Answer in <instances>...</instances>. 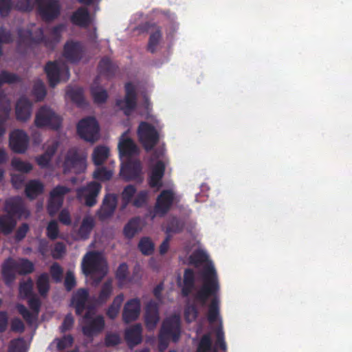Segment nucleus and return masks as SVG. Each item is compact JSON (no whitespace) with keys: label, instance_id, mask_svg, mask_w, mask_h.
<instances>
[{"label":"nucleus","instance_id":"obj_1","mask_svg":"<svg viewBox=\"0 0 352 352\" xmlns=\"http://www.w3.org/2000/svg\"><path fill=\"white\" fill-rule=\"evenodd\" d=\"M204 280L200 289L194 294V300L201 306H205L210 297H219L220 289L217 272L212 265H207L202 272Z\"/></svg>","mask_w":352,"mask_h":352},{"label":"nucleus","instance_id":"obj_2","mask_svg":"<svg viewBox=\"0 0 352 352\" xmlns=\"http://www.w3.org/2000/svg\"><path fill=\"white\" fill-rule=\"evenodd\" d=\"M181 333L182 324L179 315L173 314L164 319L158 335L159 350L165 351L168 346L170 340L174 342H178Z\"/></svg>","mask_w":352,"mask_h":352},{"label":"nucleus","instance_id":"obj_3","mask_svg":"<svg viewBox=\"0 0 352 352\" xmlns=\"http://www.w3.org/2000/svg\"><path fill=\"white\" fill-rule=\"evenodd\" d=\"M82 270L83 274L88 276L98 275L94 279L98 285L107 274V269L103 265L102 256L98 252H89L83 257L82 261Z\"/></svg>","mask_w":352,"mask_h":352},{"label":"nucleus","instance_id":"obj_4","mask_svg":"<svg viewBox=\"0 0 352 352\" xmlns=\"http://www.w3.org/2000/svg\"><path fill=\"white\" fill-rule=\"evenodd\" d=\"M215 334L216 340L213 348H212L210 334L206 333L201 338L196 352H227V344L222 328H218L216 330Z\"/></svg>","mask_w":352,"mask_h":352},{"label":"nucleus","instance_id":"obj_5","mask_svg":"<svg viewBox=\"0 0 352 352\" xmlns=\"http://www.w3.org/2000/svg\"><path fill=\"white\" fill-rule=\"evenodd\" d=\"M140 142L146 151H151L158 143L160 135L151 124L147 122H141L137 131Z\"/></svg>","mask_w":352,"mask_h":352},{"label":"nucleus","instance_id":"obj_6","mask_svg":"<svg viewBox=\"0 0 352 352\" xmlns=\"http://www.w3.org/2000/svg\"><path fill=\"white\" fill-rule=\"evenodd\" d=\"M175 199L173 190H163L157 197L153 210L150 212V216L153 219L156 216L164 217L171 209Z\"/></svg>","mask_w":352,"mask_h":352},{"label":"nucleus","instance_id":"obj_7","mask_svg":"<svg viewBox=\"0 0 352 352\" xmlns=\"http://www.w3.org/2000/svg\"><path fill=\"white\" fill-rule=\"evenodd\" d=\"M44 71L51 87H55L61 80H67L70 76L69 68L65 65H60L56 61H48Z\"/></svg>","mask_w":352,"mask_h":352},{"label":"nucleus","instance_id":"obj_8","mask_svg":"<svg viewBox=\"0 0 352 352\" xmlns=\"http://www.w3.org/2000/svg\"><path fill=\"white\" fill-rule=\"evenodd\" d=\"M77 133L80 138L90 142L98 139L99 125L94 117H87L80 120L77 124Z\"/></svg>","mask_w":352,"mask_h":352},{"label":"nucleus","instance_id":"obj_9","mask_svg":"<svg viewBox=\"0 0 352 352\" xmlns=\"http://www.w3.org/2000/svg\"><path fill=\"white\" fill-rule=\"evenodd\" d=\"M34 123L38 128L49 126L53 129H58L61 126L62 120L50 108L42 107L36 114Z\"/></svg>","mask_w":352,"mask_h":352},{"label":"nucleus","instance_id":"obj_10","mask_svg":"<svg viewBox=\"0 0 352 352\" xmlns=\"http://www.w3.org/2000/svg\"><path fill=\"white\" fill-rule=\"evenodd\" d=\"M70 192V188L61 185L54 187L50 192L47 210L50 217H54L62 207L65 195Z\"/></svg>","mask_w":352,"mask_h":352},{"label":"nucleus","instance_id":"obj_11","mask_svg":"<svg viewBox=\"0 0 352 352\" xmlns=\"http://www.w3.org/2000/svg\"><path fill=\"white\" fill-rule=\"evenodd\" d=\"M63 166L65 173L72 171L80 173L86 168L85 158L79 154L76 148H72L67 151Z\"/></svg>","mask_w":352,"mask_h":352},{"label":"nucleus","instance_id":"obj_12","mask_svg":"<svg viewBox=\"0 0 352 352\" xmlns=\"http://www.w3.org/2000/svg\"><path fill=\"white\" fill-rule=\"evenodd\" d=\"M28 304L32 312H30L24 305L20 303L16 304V309L28 324H32L39 314L41 301L36 295H34L28 298Z\"/></svg>","mask_w":352,"mask_h":352},{"label":"nucleus","instance_id":"obj_13","mask_svg":"<svg viewBox=\"0 0 352 352\" xmlns=\"http://www.w3.org/2000/svg\"><path fill=\"white\" fill-rule=\"evenodd\" d=\"M125 96L124 99H118L116 104L124 115L129 116L137 106V93L135 86L131 82L125 84Z\"/></svg>","mask_w":352,"mask_h":352},{"label":"nucleus","instance_id":"obj_14","mask_svg":"<svg viewBox=\"0 0 352 352\" xmlns=\"http://www.w3.org/2000/svg\"><path fill=\"white\" fill-rule=\"evenodd\" d=\"M63 30L64 25L58 24L52 29L50 35L49 36H46L44 35L43 29L40 28L38 29V36H36L34 38V41L37 43H43L46 47L52 50L60 41Z\"/></svg>","mask_w":352,"mask_h":352},{"label":"nucleus","instance_id":"obj_15","mask_svg":"<svg viewBox=\"0 0 352 352\" xmlns=\"http://www.w3.org/2000/svg\"><path fill=\"white\" fill-rule=\"evenodd\" d=\"M29 137L21 129H15L10 134L9 146L15 153H24L29 145Z\"/></svg>","mask_w":352,"mask_h":352},{"label":"nucleus","instance_id":"obj_16","mask_svg":"<svg viewBox=\"0 0 352 352\" xmlns=\"http://www.w3.org/2000/svg\"><path fill=\"white\" fill-rule=\"evenodd\" d=\"M38 13L41 19L50 22L58 17L60 14V5L58 0H47L37 6Z\"/></svg>","mask_w":352,"mask_h":352},{"label":"nucleus","instance_id":"obj_17","mask_svg":"<svg viewBox=\"0 0 352 352\" xmlns=\"http://www.w3.org/2000/svg\"><path fill=\"white\" fill-rule=\"evenodd\" d=\"M85 47L79 41H67L63 47V56L71 63H78L82 58Z\"/></svg>","mask_w":352,"mask_h":352},{"label":"nucleus","instance_id":"obj_18","mask_svg":"<svg viewBox=\"0 0 352 352\" xmlns=\"http://www.w3.org/2000/svg\"><path fill=\"white\" fill-rule=\"evenodd\" d=\"M102 188V186L97 182H91L86 186L78 189V195H84L86 206L92 207L97 203V197Z\"/></svg>","mask_w":352,"mask_h":352},{"label":"nucleus","instance_id":"obj_19","mask_svg":"<svg viewBox=\"0 0 352 352\" xmlns=\"http://www.w3.org/2000/svg\"><path fill=\"white\" fill-rule=\"evenodd\" d=\"M118 151L121 157H131L139 154V148L134 141L128 137V132L125 131L120 138Z\"/></svg>","mask_w":352,"mask_h":352},{"label":"nucleus","instance_id":"obj_20","mask_svg":"<svg viewBox=\"0 0 352 352\" xmlns=\"http://www.w3.org/2000/svg\"><path fill=\"white\" fill-rule=\"evenodd\" d=\"M118 197L116 194H107L102 201V206L98 212L100 220H105L111 217L116 208Z\"/></svg>","mask_w":352,"mask_h":352},{"label":"nucleus","instance_id":"obj_21","mask_svg":"<svg viewBox=\"0 0 352 352\" xmlns=\"http://www.w3.org/2000/svg\"><path fill=\"white\" fill-rule=\"evenodd\" d=\"M144 318L146 329L153 331L160 321L159 307L156 302L150 300L146 304Z\"/></svg>","mask_w":352,"mask_h":352},{"label":"nucleus","instance_id":"obj_22","mask_svg":"<svg viewBox=\"0 0 352 352\" xmlns=\"http://www.w3.org/2000/svg\"><path fill=\"white\" fill-rule=\"evenodd\" d=\"M89 297V292L85 288H80L73 294L71 305L75 308L77 316H81L86 309Z\"/></svg>","mask_w":352,"mask_h":352},{"label":"nucleus","instance_id":"obj_23","mask_svg":"<svg viewBox=\"0 0 352 352\" xmlns=\"http://www.w3.org/2000/svg\"><path fill=\"white\" fill-rule=\"evenodd\" d=\"M140 314V300L138 298L129 300L124 305L122 320L129 323L138 319Z\"/></svg>","mask_w":352,"mask_h":352},{"label":"nucleus","instance_id":"obj_24","mask_svg":"<svg viewBox=\"0 0 352 352\" xmlns=\"http://www.w3.org/2000/svg\"><path fill=\"white\" fill-rule=\"evenodd\" d=\"M18 274L15 259L9 257L1 265V276L4 283L10 285L14 283Z\"/></svg>","mask_w":352,"mask_h":352},{"label":"nucleus","instance_id":"obj_25","mask_svg":"<svg viewBox=\"0 0 352 352\" xmlns=\"http://www.w3.org/2000/svg\"><path fill=\"white\" fill-rule=\"evenodd\" d=\"M104 320L102 316H97L94 320L84 323L82 331L84 336L88 338L93 337L100 333L104 327Z\"/></svg>","mask_w":352,"mask_h":352},{"label":"nucleus","instance_id":"obj_26","mask_svg":"<svg viewBox=\"0 0 352 352\" xmlns=\"http://www.w3.org/2000/svg\"><path fill=\"white\" fill-rule=\"evenodd\" d=\"M32 103L25 96L21 97L16 103L15 113L17 120L25 122L32 114Z\"/></svg>","mask_w":352,"mask_h":352},{"label":"nucleus","instance_id":"obj_27","mask_svg":"<svg viewBox=\"0 0 352 352\" xmlns=\"http://www.w3.org/2000/svg\"><path fill=\"white\" fill-rule=\"evenodd\" d=\"M70 21L74 25L87 28L91 23L90 13L87 8L80 7L70 16Z\"/></svg>","mask_w":352,"mask_h":352},{"label":"nucleus","instance_id":"obj_28","mask_svg":"<svg viewBox=\"0 0 352 352\" xmlns=\"http://www.w3.org/2000/svg\"><path fill=\"white\" fill-rule=\"evenodd\" d=\"M5 210L6 214H10L14 218L21 217L25 212V207L22 199L19 197L10 198L6 201Z\"/></svg>","mask_w":352,"mask_h":352},{"label":"nucleus","instance_id":"obj_29","mask_svg":"<svg viewBox=\"0 0 352 352\" xmlns=\"http://www.w3.org/2000/svg\"><path fill=\"white\" fill-rule=\"evenodd\" d=\"M164 163L161 160L157 161L154 165L149 177L148 184L151 188L162 186V179L164 175Z\"/></svg>","mask_w":352,"mask_h":352},{"label":"nucleus","instance_id":"obj_30","mask_svg":"<svg viewBox=\"0 0 352 352\" xmlns=\"http://www.w3.org/2000/svg\"><path fill=\"white\" fill-rule=\"evenodd\" d=\"M141 324H135L125 331L124 338L130 346L140 344L142 341Z\"/></svg>","mask_w":352,"mask_h":352},{"label":"nucleus","instance_id":"obj_31","mask_svg":"<svg viewBox=\"0 0 352 352\" xmlns=\"http://www.w3.org/2000/svg\"><path fill=\"white\" fill-rule=\"evenodd\" d=\"M195 277L192 269H186L184 274V285L182 288V294L184 297H188L195 289Z\"/></svg>","mask_w":352,"mask_h":352},{"label":"nucleus","instance_id":"obj_32","mask_svg":"<svg viewBox=\"0 0 352 352\" xmlns=\"http://www.w3.org/2000/svg\"><path fill=\"white\" fill-rule=\"evenodd\" d=\"M142 167L140 162L135 161L128 163L122 169V173L127 180H135L140 177Z\"/></svg>","mask_w":352,"mask_h":352},{"label":"nucleus","instance_id":"obj_33","mask_svg":"<svg viewBox=\"0 0 352 352\" xmlns=\"http://www.w3.org/2000/svg\"><path fill=\"white\" fill-rule=\"evenodd\" d=\"M95 226V220L93 217L90 215L85 216L80 224L78 231V235L80 239L86 240L89 237V235Z\"/></svg>","mask_w":352,"mask_h":352},{"label":"nucleus","instance_id":"obj_34","mask_svg":"<svg viewBox=\"0 0 352 352\" xmlns=\"http://www.w3.org/2000/svg\"><path fill=\"white\" fill-rule=\"evenodd\" d=\"M116 70V66L112 63L109 57H103L98 65V72L100 75L107 78L112 77Z\"/></svg>","mask_w":352,"mask_h":352},{"label":"nucleus","instance_id":"obj_35","mask_svg":"<svg viewBox=\"0 0 352 352\" xmlns=\"http://www.w3.org/2000/svg\"><path fill=\"white\" fill-rule=\"evenodd\" d=\"M44 190L43 184L38 180H30L25 186V195L30 199H34L42 194Z\"/></svg>","mask_w":352,"mask_h":352},{"label":"nucleus","instance_id":"obj_36","mask_svg":"<svg viewBox=\"0 0 352 352\" xmlns=\"http://www.w3.org/2000/svg\"><path fill=\"white\" fill-rule=\"evenodd\" d=\"M16 225L15 218L10 214L0 215V233L8 235L12 232Z\"/></svg>","mask_w":352,"mask_h":352},{"label":"nucleus","instance_id":"obj_37","mask_svg":"<svg viewBox=\"0 0 352 352\" xmlns=\"http://www.w3.org/2000/svg\"><path fill=\"white\" fill-rule=\"evenodd\" d=\"M113 292L112 280H107L102 285L101 289L96 299V302L98 305H104L109 299Z\"/></svg>","mask_w":352,"mask_h":352},{"label":"nucleus","instance_id":"obj_38","mask_svg":"<svg viewBox=\"0 0 352 352\" xmlns=\"http://www.w3.org/2000/svg\"><path fill=\"white\" fill-rule=\"evenodd\" d=\"M109 155V149L105 146H96L92 154L93 162L96 166L102 165Z\"/></svg>","mask_w":352,"mask_h":352},{"label":"nucleus","instance_id":"obj_39","mask_svg":"<svg viewBox=\"0 0 352 352\" xmlns=\"http://www.w3.org/2000/svg\"><path fill=\"white\" fill-rule=\"evenodd\" d=\"M36 284L39 294L42 297L47 296L50 289L49 275L45 272L42 273L37 278Z\"/></svg>","mask_w":352,"mask_h":352},{"label":"nucleus","instance_id":"obj_40","mask_svg":"<svg viewBox=\"0 0 352 352\" xmlns=\"http://www.w3.org/2000/svg\"><path fill=\"white\" fill-rule=\"evenodd\" d=\"M15 264L19 275L30 274L34 271V263L28 258H22L15 260Z\"/></svg>","mask_w":352,"mask_h":352},{"label":"nucleus","instance_id":"obj_41","mask_svg":"<svg viewBox=\"0 0 352 352\" xmlns=\"http://www.w3.org/2000/svg\"><path fill=\"white\" fill-rule=\"evenodd\" d=\"M219 297H214L210 300L208 311V320L210 323L214 322L218 318L219 315Z\"/></svg>","mask_w":352,"mask_h":352},{"label":"nucleus","instance_id":"obj_42","mask_svg":"<svg viewBox=\"0 0 352 352\" xmlns=\"http://www.w3.org/2000/svg\"><path fill=\"white\" fill-rule=\"evenodd\" d=\"M162 36V30L160 27H157L155 32H152L149 37L148 43V50L154 53Z\"/></svg>","mask_w":352,"mask_h":352},{"label":"nucleus","instance_id":"obj_43","mask_svg":"<svg viewBox=\"0 0 352 352\" xmlns=\"http://www.w3.org/2000/svg\"><path fill=\"white\" fill-rule=\"evenodd\" d=\"M91 94L94 102L97 104L104 103L108 98L107 91L98 87H91Z\"/></svg>","mask_w":352,"mask_h":352},{"label":"nucleus","instance_id":"obj_44","mask_svg":"<svg viewBox=\"0 0 352 352\" xmlns=\"http://www.w3.org/2000/svg\"><path fill=\"white\" fill-rule=\"evenodd\" d=\"M21 81L17 74L3 70L0 72V86L3 84H14Z\"/></svg>","mask_w":352,"mask_h":352},{"label":"nucleus","instance_id":"obj_45","mask_svg":"<svg viewBox=\"0 0 352 352\" xmlns=\"http://www.w3.org/2000/svg\"><path fill=\"white\" fill-rule=\"evenodd\" d=\"M138 248L144 255L149 256L153 253L154 244L148 237H143L138 243Z\"/></svg>","mask_w":352,"mask_h":352},{"label":"nucleus","instance_id":"obj_46","mask_svg":"<svg viewBox=\"0 0 352 352\" xmlns=\"http://www.w3.org/2000/svg\"><path fill=\"white\" fill-rule=\"evenodd\" d=\"M18 36L21 42L30 44H41L34 41L36 36H38V32L36 31V35L33 36L32 32L30 30L19 29L18 30Z\"/></svg>","mask_w":352,"mask_h":352},{"label":"nucleus","instance_id":"obj_47","mask_svg":"<svg viewBox=\"0 0 352 352\" xmlns=\"http://www.w3.org/2000/svg\"><path fill=\"white\" fill-rule=\"evenodd\" d=\"M199 311L195 304H187L184 308V318L186 322L190 323L198 317Z\"/></svg>","mask_w":352,"mask_h":352},{"label":"nucleus","instance_id":"obj_48","mask_svg":"<svg viewBox=\"0 0 352 352\" xmlns=\"http://www.w3.org/2000/svg\"><path fill=\"white\" fill-rule=\"evenodd\" d=\"M67 96L78 105L81 106L85 102L83 90L82 88L72 89L67 91Z\"/></svg>","mask_w":352,"mask_h":352},{"label":"nucleus","instance_id":"obj_49","mask_svg":"<svg viewBox=\"0 0 352 352\" xmlns=\"http://www.w3.org/2000/svg\"><path fill=\"white\" fill-rule=\"evenodd\" d=\"M11 165L14 170L25 173H29L32 169V166L30 163L23 162L17 157H14L12 160Z\"/></svg>","mask_w":352,"mask_h":352},{"label":"nucleus","instance_id":"obj_50","mask_svg":"<svg viewBox=\"0 0 352 352\" xmlns=\"http://www.w3.org/2000/svg\"><path fill=\"white\" fill-rule=\"evenodd\" d=\"M136 192V188L133 185L126 186L122 192V208H126L131 201L133 197Z\"/></svg>","mask_w":352,"mask_h":352},{"label":"nucleus","instance_id":"obj_51","mask_svg":"<svg viewBox=\"0 0 352 352\" xmlns=\"http://www.w3.org/2000/svg\"><path fill=\"white\" fill-rule=\"evenodd\" d=\"M19 293L23 296V298H28L35 295L33 294V282L31 278L28 279L25 282L20 283Z\"/></svg>","mask_w":352,"mask_h":352},{"label":"nucleus","instance_id":"obj_52","mask_svg":"<svg viewBox=\"0 0 352 352\" xmlns=\"http://www.w3.org/2000/svg\"><path fill=\"white\" fill-rule=\"evenodd\" d=\"M138 230V220L136 219H131L124 228V234L126 238H133Z\"/></svg>","mask_w":352,"mask_h":352},{"label":"nucleus","instance_id":"obj_53","mask_svg":"<svg viewBox=\"0 0 352 352\" xmlns=\"http://www.w3.org/2000/svg\"><path fill=\"white\" fill-rule=\"evenodd\" d=\"M208 258V254L203 250H199L195 251L190 256V263L191 264L195 265V266H198L205 262L207 261Z\"/></svg>","mask_w":352,"mask_h":352},{"label":"nucleus","instance_id":"obj_54","mask_svg":"<svg viewBox=\"0 0 352 352\" xmlns=\"http://www.w3.org/2000/svg\"><path fill=\"white\" fill-rule=\"evenodd\" d=\"M112 175L113 172L105 167L98 168L93 173V177L100 181H108Z\"/></svg>","mask_w":352,"mask_h":352},{"label":"nucleus","instance_id":"obj_55","mask_svg":"<svg viewBox=\"0 0 352 352\" xmlns=\"http://www.w3.org/2000/svg\"><path fill=\"white\" fill-rule=\"evenodd\" d=\"M32 94L38 101L44 99L46 96V89L44 84L41 81L38 80L34 83Z\"/></svg>","mask_w":352,"mask_h":352},{"label":"nucleus","instance_id":"obj_56","mask_svg":"<svg viewBox=\"0 0 352 352\" xmlns=\"http://www.w3.org/2000/svg\"><path fill=\"white\" fill-rule=\"evenodd\" d=\"M47 236L51 240H55L58 236L59 229L58 223L55 220H52L49 222L47 228Z\"/></svg>","mask_w":352,"mask_h":352},{"label":"nucleus","instance_id":"obj_57","mask_svg":"<svg viewBox=\"0 0 352 352\" xmlns=\"http://www.w3.org/2000/svg\"><path fill=\"white\" fill-rule=\"evenodd\" d=\"M184 226V223L181 221L177 218H173L169 222L166 232L168 233H179L183 230Z\"/></svg>","mask_w":352,"mask_h":352},{"label":"nucleus","instance_id":"obj_58","mask_svg":"<svg viewBox=\"0 0 352 352\" xmlns=\"http://www.w3.org/2000/svg\"><path fill=\"white\" fill-rule=\"evenodd\" d=\"M50 272L52 279L56 283H59L61 281L63 270L58 263H54L50 266Z\"/></svg>","mask_w":352,"mask_h":352},{"label":"nucleus","instance_id":"obj_59","mask_svg":"<svg viewBox=\"0 0 352 352\" xmlns=\"http://www.w3.org/2000/svg\"><path fill=\"white\" fill-rule=\"evenodd\" d=\"M148 198L147 190H141L135 196L133 201V205L136 208H141L146 204Z\"/></svg>","mask_w":352,"mask_h":352},{"label":"nucleus","instance_id":"obj_60","mask_svg":"<svg viewBox=\"0 0 352 352\" xmlns=\"http://www.w3.org/2000/svg\"><path fill=\"white\" fill-rule=\"evenodd\" d=\"M128 265L125 263H122L120 264L119 267L116 273V277L119 280L120 283H124L126 282L127 276H128Z\"/></svg>","mask_w":352,"mask_h":352},{"label":"nucleus","instance_id":"obj_61","mask_svg":"<svg viewBox=\"0 0 352 352\" xmlns=\"http://www.w3.org/2000/svg\"><path fill=\"white\" fill-rule=\"evenodd\" d=\"M120 343V337L115 333H109L105 336L104 344L107 346H115Z\"/></svg>","mask_w":352,"mask_h":352},{"label":"nucleus","instance_id":"obj_62","mask_svg":"<svg viewBox=\"0 0 352 352\" xmlns=\"http://www.w3.org/2000/svg\"><path fill=\"white\" fill-rule=\"evenodd\" d=\"M74 324V318L71 313L67 314L63 322L60 327V331L61 333H65L69 330H70Z\"/></svg>","mask_w":352,"mask_h":352},{"label":"nucleus","instance_id":"obj_63","mask_svg":"<svg viewBox=\"0 0 352 352\" xmlns=\"http://www.w3.org/2000/svg\"><path fill=\"white\" fill-rule=\"evenodd\" d=\"M30 230L29 225L27 223H23L16 230L15 232V239L17 241H21L25 236Z\"/></svg>","mask_w":352,"mask_h":352},{"label":"nucleus","instance_id":"obj_64","mask_svg":"<svg viewBox=\"0 0 352 352\" xmlns=\"http://www.w3.org/2000/svg\"><path fill=\"white\" fill-rule=\"evenodd\" d=\"M74 338L71 335L64 336L57 343V347L59 350H63L72 345Z\"/></svg>","mask_w":352,"mask_h":352}]
</instances>
